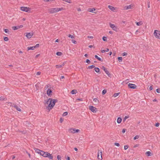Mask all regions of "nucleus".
Segmentation results:
<instances>
[{
	"label": "nucleus",
	"mask_w": 160,
	"mask_h": 160,
	"mask_svg": "<svg viewBox=\"0 0 160 160\" xmlns=\"http://www.w3.org/2000/svg\"><path fill=\"white\" fill-rule=\"evenodd\" d=\"M109 51V49L108 48H107L106 50H105V52H108Z\"/></svg>",
	"instance_id": "obj_62"
},
{
	"label": "nucleus",
	"mask_w": 160,
	"mask_h": 160,
	"mask_svg": "<svg viewBox=\"0 0 160 160\" xmlns=\"http://www.w3.org/2000/svg\"><path fill=\"white\" fill-rule=\"evenodd\" d=\"M4 31L6 33H8L9 32L8 30V29H5L4 30Z\"/></svg>",
	"instance_id": "obj_45"
},
{
	"label": "nucleus",
	"mask_w": 160,
	"mask_h": 160,
	"mask_svg": "<svg viewBox=\"0 0 160 160\" xmlns=\"http://www.w3.org/2000/svg\"><path fill=\"white\" fill-rule=\"evenodd\" d=\"M62 54V53L61 52H57L56 53V55L58 56H61Z\"/></svg>",
	"instance_id": "obj_28"
},
{
	"label": "nucleus",
	"mask_w": 160,
	"mask_h": 160,
	"mask_svg": "<svg viewBox=\"0 0 160 160\" xmlns=\"http://www.w3.org/2000/svg\"><path fill=\"white\" fill-rule=\"evenodd\" d=\"M4 99V98L3 97H0V100H3Z\"/></svg>",
	"instance_id": "obj_58"
},
{
	"label": "nucleus",
	"mask_w": 160,
	"mask_h": 160,
	"mask_svg": "<svg viewBox=\"0 0 160 160\" xmlns=\"http://www.w3.org/2000/svg\"><path fill=\"white\" fill-rule=\"evenodd\" d=\"M35 47V48H38L39 46V44H37L35 46H34Z\"/></svg>",
	"instance_id": "obj_47"
},
{
	"label": "nucleus",
	"mask_w": 160,
	"mask_h": 160,
	"mask_svg": "<svg viewBox=\"0 0 160 160\" xmlns=\"http://www.w3.org/2000/svg\"><path fill=\"white\" fill-rule=\"evenodd\" d=\"M41 73V72H38L36 73V75H39Z\"/></svg>",
	"instance_id": "obj_54"
},
{
	"label": "nucleus",
	"mask_w": 160,
	"mask_h": 160,
	"mask_svg": "<svg viewBox=\"0 0 160 160\" xmlns=\"http://www.w3.org/2000/svg\"><path fill=\"white\" fill-rule=\"evenodd\" d=\"M94 70L95 71L97 72H98L100 71L99 69L98 68H94Z\"/></svg>",
	"instance_id": "obj_26"
},
{
	"label": "nucleus",
	"mask_w": 160,
	"mask_h": 160,
	"mask_svg": "<svg viewBox=\"0 0 160 160\" xmlns=\"http://www.w3.org/2000/svg\"><path fill=\"white\" fill-rule=\"evenodd\" d=\"M139 136L138 135H136L133 138V139L134 140H135L136 139H138L139 138Z\"/></svg>",
	"instance_id": "obj_37"
},
{
	"label": "nucleus",
	"mask_w": 160,
	"mask_h": 160,
	"mask_svg": "<svg viewBox=\"0 0 160 160\" xmlns=\"http://www.w3.org/2000/svg\"><path fill=\"white\" fill-rule=\"evenodd\" d=\"M102 39L103 41H106L107 40V38L106 37H103L102 38Z\"/></svg>",
	"instance_id": "obj_38"
},
{
	"label": "nucleus",
	"mask_w": 160,
	"mask_h": 160,
	"mask_svg": "<svg viewBox=\"0 0 160 160\" xmlns=\"http://www.w3.org/2000/svg\"><path fill=\"white\" fill-rule=\"evenodd\" d=\"M118 61L120 62H121L122 61V57H119L118 58Z\"/></svg>",
	"instance_id": "obj_33"
},
{
	"label": "nucleus",
	"mask_w": 160,
	"mask_h": 160,
	"mask_svg": "<svg viewBox=\"0 0 160 160\" xmlns=\"http://www.w3.org/2000/svg\"><path fill=\"white\" fill-rule=\"evenodd\" d=\"M93 101L96 102H98V100L97 98H94L93 100Z\"/></svg>",
	"instance_id": "obj_40"
},
{
	"label": "nucleus",
	"mask_w": 160,
	"mask_h": 160,
	"mask_svg": "<svg viewBox=\"0 0 160 160\" xmlns=\"http://www.w3.org/2000/svg\"><path fill=\"white\" fill-rule=\"evenodd\" d=\"M114 145H115V146H116L118 147H119L120 146V144L119 143H117V142H116L114 143Z\"/></svg>",
	"instance_id": "obj_44"
},
{
	"label": "nucleus",
	"mask_w": 160,
	"mask_h": 160,
	"mask_svg": "<svg viewBox=\"0 0 160 160\" xmlns=\"http://www.w3.org/2000/svg\"><path fill=\"white\" fill-rule=\"evenodd\" d=\"M96 10L94 8H89L88 9V12H94L95 13H96V12H94Z\"/></svg>",
	"instance_id": "obj_16"
},
{
	"label": "nucleus",
	"mask_w": 160,
	"mask_h": 160,
	"mask_svg": "<svg viewBox=\"0 0 160 160\" xmlns=\"http://www.w3.org/2000/svg\"><path fill=\"white\" fill-rule=\"evenodd\" d=\"M107 92V90H106V89H104L103 90V91H102V94L104 95V94H105V93H106Z\"/></svg>",
	"instance_id": "obj_32"
},
{
	"label": "nucleus",
	"mask_w": 160,
	"mask_h": 160,
	"mask_svg": "<svg viewBox=\"0 0 160 160\" xmlns=\"http://www.w3.org/2000/svg\"><path fill=\"white\" fill-rule=\"evenodd\" d=\"M12 29L14 30H16L18 29V26H13L12 27Z\"/></svg>",
	"instance_id": "obj_25"
},
{
	"label": "nucleus",
	"mask_w": 160,
	"mask_h": 160,
	"mask_svg": "<svg viewBox=\"0 0 160 160\" xmlns=\"http://www.w3.org/2000/svg\"><path fill=\"white\" fill-rule=\"evenodd\" d=\"M157 92L158 93H160V89H157L156 90Z\"/></svg>",
	"instance_id": "obj_46"
},
{
	"label": "nucleus",
	"mask_w": 160,
	"mask_h": 160,
	"mask_svg": "<svg viewBox=\"0 0 160 160\" xmlns=\"http://www.w3.org/2000/svg\"><path fill=\"white\" fill-rule=\"evenodd\" d=\"M109 24L110 27L113 30L116 32L118 31V28L115 25L112 24L111 23H109Z\"/></svg>",
	"instance_id": "obj_6"
},
{
	"label": "nucleus",
	"mask_w": 160,
	"mask_h": 160,
	"mask_svg": "<svg viewBox=\"0 0 160 160\" xmlns=\"http://www.w3.org/2000/svg\"><path fill=\"white\" fill-rule=\"evenodd\" d=\"M108 7L113 12H115L117 9L116 8H115L112 6L109 5Z\"/></svg>",
	"instance_id": "obj_10"
},
{
	"label": "nucleus",
	"mask_w": 160,
	"mask_h": 160,
	"mask_svg": "<svg viewBox=\"0 0 160 160\" xmlns=\"http://www.w3.org/2000/svg\"><path fill=\"white\" fill-rule=\"evenodd\" d=\"M88 38H93V37L91 36H88Z\"/></svg>",
	"instance_id": "obj_49"
},
{
	"label": "nucleus",
	"mask_w": 160,
	"mask_h": 160,
	"mask_svg": "<svg viewBox=\"0 0 160 160\" xmlns=\"http://www.w3.org/2000/svg\"><path fill=\"white\" fill-rule=\"evenodd\" d=\"M119 93H115L114 95H113V96L114 97H116L117 96H118L119 94Z\"/></svg>",
	"instance_id": "obj_34"
},
{
	"label": "nucleus",
	"mask_w": 160,
	"mask_h": 160,
	"mask_svg": "<svg viewBox=\"0 0 160 160\" xmlns=\"http://www.w3.org/2000/svg\"><path fill=\"white\" fill-rule=\"evenodd\" d=\"M57 159L58 160H61V157L60 156L58 155L57 156Z\"/></svg>",
	"instance_id": "obj_39"
},
{
	"label": "nucleus",
	"mask_w": 160,
	"mask_h": 160,
	"mask_svg": "<svg viewBox=\"0 0 160 160\" xmlns=\"http://www.w3.org/2000/svg\"><path fill=\"white\" fill-rule=\"evenodd\" d=\"M51 1H54V0H44V1L46 2H49Z\"/></svg>",
	"instance_id": "obj_57"
},
{
	"label": "nucleus",
	"mask_w": 160,
	"mask_h": 160,
	"mask_svg": "<svg viewBox=\"0 0 160 160\" xmlns=\"http://www.w3.org/2000/svg\"><path fill=\"white\" fill-rule=\"evenodd\" d=\"M146 154L148 156H151V152L150 151H147L146 152Z\"/></svg>",
	"instance_id": "obj_22"
},
{
	"label": "nucleus",
	"mask_w": 160,
	"mask_h": 160,
	"mask_svg": "<svg viewBox=\"0 0 160 160\" xmlns=\"http://www.w3.org/2000/svg\"><path fill=\"white\" fill-rule=\"evenodd\" d=\"M52 90L50 88H48L47 92V94L48 96L52 95Z\"/></svg>",
	"instance_id": "obj_14"
},
{
	"label": "nucleus",
	"mask_w": 160,
	"mask_h": 160,
	"mask_svg": "<svg viewBox=\"0 0 160 160\" xmlns=\"http://www.w3.org/2000/svg\"><path fill=\"white\" fill-rule=\"evenodd\" d=\"M68 132L72 133H78L80 132L79 129H76L74 128H70L68 129Z\"/></svg>",
	"instance_id": "obj_4"
},
{
	"label": "nucleus",
	"mask_w": 160,
	"mask_h": 160,
	"mask_svg": "<svg viewBox=\"0 0 160 160\" xmlns=\"http://www.w3.org/2000/svg\"><path fill=\"white\" fill-rule=\"evenodd\" d=\"M122 121V119L121 118L119 117L118 118L117 120V122L118 123H120Z\"/></svg>",
	"instance_id": "obj_18"
},
{
	"label": "nucleus",
	"mask_w": 160,
	"mask_h": 160,
	"mask_svg": "<svg viewBox=\"0 0 160 160\" xmlns=\"http://www.w3.org/2000/svg\"><path fill=\"white\" fill-rule=\"evenodd\" d=\"M68 114V112H64L62 114L63 116H65Z\"/></svg>",
	"instance_id": "obj_31"
},
{
	"label": "nucleus",
	"mask_w": 160,
	"mask_h": 160,
	"mask_svg": "<svg viewBox=\"0 0 160 160\" xmlns=\"http://www.w3.org/2000/svg\"><path fill=\"white\" fill-rule=\"evenodd\" d=\"M77 92V91L76 90H73L71 92V93L72 94H76Z\"/></svg>",
	"instance_id": "obj_24"
},
{
	"label": "nucleus",
	"mask_w": 160,
	"mask_h": 160,
	"mask_svg": "<svg viewBox=\"0 0 160 160\" xmlns=\"http://www.w3.org/2000/svg\"><path fill=\"white\" fill-rule=\"evenodd\" d=\"M44 151H41L40 153H39V154L42 156H43V155H44Z\"/></svg>",
	"instance_id": "obj_30"
},
{
	"label": "nucleus",
	"mask_w": 160,
	"mask_h": 160,
	"mask_svg": "<svg viewBox=\"0 0 160 160\" xmlns=\"http://www.w3.org/2000/svg\"><path fill=\"white\" fill-rule=\"evenodd\" d=\"M102 152H98V158L99 160H102Z\"/></svg>",
	"instance_id": "obj_11"
},
{
	"label": "nucleus",
	"mask_w": 160,
	"mask_h": 160,
	"mask_svg": "<svg viewBox=\"0 0 160 160\" xmlns=\"http://www.w3.org/2000/svg\"><path fill=\"white\" fill-rule=\"evenodd\" d=\"M136 23L137 26H140L142 24V22H136Z\"/></svg>",
	"instance_id": "obj_23"
},
{
	"label": "nucleus",
	"mask_w": 160,
	"mask_h": 160,
	"mask_svg": "<svg viewBox=\"0 0 160 160\" xmlns=\"http://www.w3.org/2000/svg\"><path fill=\"white\" fill-rule=\"evenodd\" d=\"M63 10V8H51L48 9V12L49 13L51 14H53L56 12H57L60 11H61Z\"/></svg>",
	"instance_id": "obj_2"
},
{
	"label": "nucleus",
	"mask_w": 160,
	"mask_h": 160,
	"mask_svg": "<svg viewBox=\"0 0 160 160\" xmlns=\"http://www.w3.org/2000/svg\"><path fill=\"white\" fill-rule=\"evenodd\" d=\"M40 55V54H38L36 56V58H38Z\"/></svg>",
	"instance_id": "obj_64"
},
{
	"label": "nucleus",
	"mask_w": 160,
	"mask_h": 160,
	"mask_svg": "<svg viewBox=\"0 0 160 160\" xmlns=\"http://www.w3.org/2000/svg\"><path fill=\"white\" fill-rule=\"evenodd\" d=\"M105 52V50H101V52L102 53H103V52Z\"/></svg>",
	"instance_id": "obj_63"
},
{
	"label": "nucleus",
	"mask_w": 160,
	"mask_h": 160,
	"mask_svg": "<svg viewBox=\"0 0 160 160\" xmlns=\"http://www.w3.org/2000/svg\"><path fill=\"white\" fill-rule=\"evenodd\" d=\"M20 10L26 12H31V8H29L25 7H21Z\"/></svg>",
	"instance_id": "obj_3"
},
{
	"label": "nucleus",
	"mask_w": 160,
	"mask_h": 160,
	"mask_svg": "<svg viewBox=\"0 0 160 160\" xmlns=\"http://www.w3.org/2000/svg\"><path fill=\"white\" fill-rule=\"evenodd\" d=\"M34 150H35V152L39 154V153L41 151V150H40L39 149H37V148H34Z\"/></svg>",
	"instance_id": "obj_21"
},
{
	"label": "nucleus",
	"mask_w": 160,
	"mask_h": 160,
	"mask_svg": "<svg viewBox=\"0 0 160 160\" xmlns=\"http://www.w3.org/2000/svg\"><path fill=\"white\" fill-rule=\"evenodd\" d=\"M44 157H48L50 159H52L53 158V156L51 154L47 152H44V155L43 156Z\"/></svg>",
	"instance_id": "obj_5"
},
{
	"label": "nucleus",
	"mask_w": 160,
	"mask_h": 160,
	"mask_svg": "<svg viewBox=\"0 0 160 160\" xmlns=\"http://www.w3.org/2000/svg\"><path fill=\"white\" fill-rule=\"evenodd\" d=\"M18 29L19 28H22L23 27V26L22 25H20L19 26H18Z\"/></svg>",
	"instance_id": "obj_48"
},
{
	"label": "nucleus",
	"mask_w": 160,
	"mask_h": 160,
	"mask_svg": "<svg viewBox=\"0 0 160 160\" xmlns=\"http://www.w3.org/2000/svg\"><path fill=\"white\" fill-rule=\"evenodd\" d=\"M77 10L78 12H80L82 11L81 9L80 8H77Z\"/></svg>",
	"instance_id": "obj_53"
},
{
	"label": "nucleus",
	"mask_w": 160,
	"mask_h": 160,
	"mask_svg": "<svg viewBox=\"0 0 160 160\" xmlns=\"http://www.w3.org/2000/svg\"><path fill=\"white\" fill-rule=\"evenodd\" d=\"M122 133H124L125 132V129H123L122 131Z\"/></svg>",
	"instance_id": "obj_56"
},
{
	"label": "nucleus",
	"mask_w": 160,
	"mask_h": 160,
	"mask_svg": "<svg viewBox=\"0 0 160 160\" xmlns=\"http://www.w3.org/2000/svg\"><path fill=\"white\" fill-rule=\"evenodd\" d=\"M89 108L92 112H96L97 111L96 108L92 106H90Z\"/></svg>",
	"instance_id": "obj_12"
},
{
	"label": "nucleus",
	"mask_w": 160,
	"mask_h": 160,
	"mask_svg": "<svg viewBox=\"0 0 160 160\" xmlns=\"http://www.w3.org/2000/svg\"><path fill=\"white\" fill-rule=\"evenodd\" d=\"M128 86L131 88L135 89L136 88V85L133 84L129 83L128 84Z\"/></svg>",
	"instance_id": "obj_13"
},
{
	"label": "nucleus",
	"mask_w": 160,
	"mask_h": 160,
	"mask_svg": "<svg viewBox=\"0 0 160 160\" xmlns=\"http://www.w3.org/2000/svg\"><path fill=\"white\" fill-rule=\"evenodd\" d=\"M68 37L69 38H72L73 39L74 38V37L71 34H69L68 35Z\"/></svg>",
	"instance_id": "obj_36"
},
{
	"label": "nucleus",
	"mask_w": 160,
	"mask_h": 160,
	"mask_svg": "<svg viewBox=\"0 0 160 160\" xmlns=\"http://www.w3.org/2000/svg\"><path fill=\"white\" fill-rule=\"evenodd\" d=\"M102 68L103 69L104 71L105 72L106 74L109 76H110V74L108 71L103 66L102 67Z\"/></svg>",
	"instance_id": "obj_15"
},
{
	"label": "nucleus",
	"mask_w": 160,
	"mask_h": 160,
	"mask_svg": "<svg viewBox=\"0 0 160 160\" xmlns=\"http://www.w3.org/2000/svg\"><path fill=\"white\" fill-rule=\"evenodd\" d=\"M154 35L156 38L160 39V32L159 31L155 30Z\"/></svg>",
	"instance_id": "obj_7"
},
{
	"label": "nucleus",
	"mask_w": 160,
	"mask_h": 160,
	"mask_svg": "<svg viewBox=\"0 0 160 160\" xmlns=\"http://www.w3.org/2000/svg\"><path fill=\"white\" fill-rule=\"evenodd\" d=\"M128 118H129L128 116H125L124 117V119H123V121H125V120H126Z\"/></svg>",
	"instance_id": "obj_43"
},
{
	"label": "nucleus",
	"mask_w": 160,
	"mask_h": 160,
	"mask_svg": "<svg viewBox=\"0 0 160 160\" xmlns=\"http://www.w3.org/2000/svg\"><path fill=\"white\" fill-rule=\"evenodd\" d=\"M4 40L5 41H8V38L7 37H4Z\"/></svg>",
	"instance_id": "obj_35"
},
{
	"label": "nucleus",
	"mask_w": 160,
	"mask_h": 160,
	"mask_svg": "<svg viewBox=\"0 0 160 160\" xmlns=\"http://www.w3.org/2000/svg\"><path fill=\"white\" fill-rule=\"evenodd\" d=\"M94 67L95 66L94 65H92L88 66V68L89 69H92V68H94Z\"/></svg>",
	"instance_id": "obj_29"
},
{
	"label": "nucleus",
	"mask_w": 160,
	"mask_h": 160,
	"mask_svg": "<svg viewBox=\"0 0 160 160\" xmlns=\"http://www.w3.org/2000/svg\"><path fill=\"white\" fill-rule=\"evenodd\" d=\"M95 57L97 58L98 60L100 61H102V60L101 59V58L99 57L98 56H97V55H95Z\"/></svg>",
	"instance_id": "obj_27"
},
{
	"label": "nucleus",
	"mask_w": 160,
	"mask_h": 160,
	"mask_svg": "<svg viewBox=\"0 0 160 160\" xmlns=\"http://www.w3.org/2000/svg\"><path fill=\"white\" fill-rule=\"evenodd\" d=\"M86 62L87 63H89L90 62V61L89 59H87L86 61Z\"/></svg>",
	"instance_id": "obj_55"
},
{
	"label": "nucleus",
	"mask_w": 160,
	"mask_h": 160,
	"mask_svg": "<svg viewBox=\"0 0 160 160\" xmlns=\"http://www.w3.org/2000/svg\"><path fill=\"white\" fill-rule=\"evenodd\" d=\"M128 148V146L127 145H125L124 146V149L125 150L127 149Z\"/></svg>",
	"instance_id": "obj_41"
},
{
	"label": "nucleus",
	"mask_w": 160,
	"mask_h": 160,
	"mask_svg": "<svg viewBox=\"0 0 160 160\" xmlns=\"http://www.w3.org/2000/svg\"><path fill=\"white\" fill-rule=\"evenodd\" d=\"M58 102L57 99H52L49 98L47 101L46 103L48 105L47 108L50 111L52 109L54 106L55 103Z\"/></svg>",
	"instance_id": "obj_1"
},
{
	"label": "nucleus",
	"mask_w": 160,
	"mask_h": 160,
	"mask_svg": "<svg viewBox=\"0 0 160 160\" xmlns=\"http://www.w3.org/2000/svg\"><path fill=\"white\" fill-rule=\"evenodd\" d=\"M63 121V119L62 118H61L60 119V122L62 123V122Z\"/></svg>",
	"instance_id": "obj_51"
},
{
	"label": "nucleus",
	"mask_w": 160,
	"mask_h": 160,
	"mask_svg": "<svg viewBox=\"0 0 160 160\" xmlns=\"http://www.w3.org/2000/svg\"><path fill=\"white\" fill-rule=\"evenodd\" d=\"M14 107L15 108L17 109V110L20 112L21 111V110L20 109V108L18 106H15Z\"/></svg>",
	"instance_id": "obj_19"
},
{
	"label": "nucleus",
	"mask_w": 160,
	"mask_h": 160,
	"mask_svg": "<svg viewBox=\"0 0 160 160\" xmlns=\"http://www.w3.org/2000/svg\"><path fill=\"white\" fill-rule=\"evenodd\" d=\"M26 34V36L28 38H30L33 36V33L32 32H27Z\"/></svg>",
	"instance_id": "obj_9"
},
{
	"label": "nucleus",
	"mask_w": 160,
	"mask_h": 160,
	"mask_svg": "<svg viewBox=\"0 0 160 160\" xmlns=\"http://www.w3.org/2000/svg\"><path fill=\"white\" fill-rule=\"evenodd\" d=\"M148 8H149L150 7V2H148Z\"/></svg>",
	"instance_id": "obj_52"
},
{
	"label": "nucleus",
	"mask_w": 160,
	"mask_h": 160,
	"mask_svg": "<svg viewBox=\"0 0 160 160\" xmlns=\"http://www.w3.org/2000/svg\"><path fill=\"white\" fill-rule=\"evenodd\" d=\"M127 55V53L126 52H124L122 53L123 56H126Z\"/></svg>",
	"instance_id": "obj_50"
},
{
	"label": "nucleus",
	"mask_w": 160,
	"mask_h": 160,
	"mask_svg": "<svg viewBox=\"0 0 160 160\" xmlns=\"http://www.w3.org/2000/svg\"><path fill=\"white\" fill-rule=\"evenodd\" d=\"M152 86L150 87L149 88V89L150 90H151L152 89Z\"/></svg>",
	"instance_id": "obj_59"
},
{
	"label": "nucleus",
	"mask_w": 160,
	"mask_h": 160,
	"mask_svg": "<svg viewBox=\"0 0 160 160\" xmlns=\"http://www.w3.org/2000/svg\"><path fill=\"white\" fill-rule=\"evenodd\" d=\"M134 6V5L133 4H131L129 5L126 6L124 7V9L125 10H127L129 9H131Z\"/></svg>",
	"instance_id": "obj_8"
},
{
	"label": "nucleus",
	"mask_w": 160,
	"mask_h": 160,
	"mask_svg": "<svg viewBox=\"0 0 160 160\" xmlns=\"http://www.w3.org/2000/svg\"><path fill=\"white\" fill-rule=\"evenodd\" d=\"M159 125V123H156L155 126L156 127H158Z\"/></svg>",
	"instance_id": "obj_60"
},
{
	"label": "nucleus",
	"mask_w": 160,
	"mask_h": 160,
	"mask_svg": "<svg viewBox=\"0 0 160 160\" xmlns=\"http://www.w3.org/2000/svg\"><path fill=\"white\" fill-rule=\"evenodd\" d=\"M138 146H139V145H138V144H136V145H135L134 146V148H136V147H137Z\"/></svg>",
	"instance_id": "obj_61"
},
{
	"label": "nucleus",
	"mask_w": 160,
	"mask_h": 160,
	"mask_svg": "<svg viewBox=\"0 0 160 160\" xmlns=\"http://www.w3.org/2000/svg\"><path fill=\"white\" fill-rule=\"evenodd\" d=\"M35 47L34 46L32 47H28L27 48V50L28 51L30 50H34L35 49Z\"/></svg>",
	"instance_id": "obj_17"
},
{
	"label": "nucleus",
	"mask_w": 160,
	"mask_h": 160,
	"mask_svg": "<svg viewBox=\"0 0 160 160\" xmlns=\"http://www.w3.org/2000/svg\"><path fill=\"white\" fill-rule=\"evenodd\" d=\"M71 41L74 44H76L77 43L76 41L73 39H72Z\"/></svg>",
	"instance_id": "obj_42"
},
{
	"label": "nucleus",
	"mask_w": 160,
	"mask_h": 160,
	"mask_svg": "<svg viewBox=\"0 0 160 160\" xmlns=\"http://www.w3.org/2000/svg\"><path fill=\"white\" fill-rule=\"evenodd\" d=\"M64 63H63L62 64V65H56V67L57 68H61L63 66H64Z\"/></svg>",
	"instance_id": "obj_20"
}]
</instances>
